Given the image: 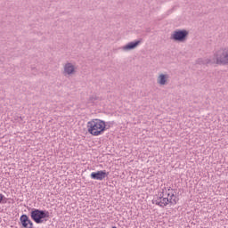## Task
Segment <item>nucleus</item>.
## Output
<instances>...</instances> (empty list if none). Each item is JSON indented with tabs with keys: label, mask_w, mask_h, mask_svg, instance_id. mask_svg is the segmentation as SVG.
I'll return each instance as SVG.
<instances>
[{
	"label": "nucleus",
	"mask_w": 228,
	"mask_h": 228,
	"mask_svg": "<svg viewBox=\"0 0 228 228\" xmlns=\"http://www.w3.org/2000/svg\"><path fill=\"white\" fill-rule=\"evenodd\" d=\"M198 65H228V47L216 51L212 58L198 59Z\"/></svg>",
	"instance_id": "obj_1"
},
{
	"label": "nucleus",
	"mask_w": 228,
	"mask_h": 228,
	"mask_svg": "<svg viewBox=\"0 0 228 228\" xmlns=\"http://www.w3.org/2000/svg\"><path fill=\"white\" fill-rule=\"evenodd\" d=\"M168 82V75L160 74L159 75L157 78L158 85H160V86H165L167 83Z\"/></svg>",
	"instance_id": "obj_10"
},
{
	"label": "nucleus",
	"mask_w": 228,
	"mask_h": 228,
	"mask_svg": "<svg viewBox=\"0 0 228 228\" xmlns=\"http://www.w3.org/2000/svg\"><path fill=\"white\" fill-rule=\"evenodd\" d=\"M110 175V172H106V170H100L97 172H93L91 174V179H94L96 181H102L103 179H106Z\"/></svg>",
	"instance_id": "obj_6"
},
{
	"label": "nucleus",
	"mask_w": 228,
	"mask_h": 228,
	"mask_svg": "<svg viewBox=\"0 0 228 228\" xmlns=\"http://www.w3.org/2000/svg\"><path fill=\"white\" fill-rule=\"evenodd\" d=\"M167 197H170V193H167Z\"/></svg>",
	"instance_id": "obj_14"
},
{
	"label": "nucleus",
	"mask_w": 228,
	"mask_h": 228,
	"mask_svg": "<svg viewBox=\"0 0 228 228\" xmlns=\"http://www.w3.org/2000/svg\"><path fill=\"white\" fill-rule=\"evenodd\" d=\"M6 200V198H4V196L0 193V204H1V202H3V200Z\"/></svg>",
	"instance_id": "obj_12"
},
{
	"label": "nucleus",
	"mask_w": 228,
	"mask_h": 228,
	"mask_svg": "<svg viewBox=\"0 0 228 228\" xmlns=\"http://www.w3.org/2000/svg\"><path fill=\"white\" fill-rule=\"evenodd\" d=\"M169 204H177V197L174 193L170 195Z\"/></svg>",
	"instance_id": "obj_11"
},
{
	"label": "nucleus",
	"mask_w": 228,
	"mask_h": 228,
	"mask_svg": "<svg viewBox=\"0 0 228 228\" xmlns=\"http://www.w3.org/2000/svg\"><path fill=\"white\" fill-rule=\"evenodd\" d=\"M63 74L64 76H72V74H76V67L72 63L67 62L64 65Z\"/></svg>",
	"instance_id": "obj_9"
},
{
	"label": "nucleus",
	"mask_w": 228,
	"mask_h": 228,
	"mask_svg": "<svg viewBox=\"0 0 228 228\" xmlns=\"http://www.w3.org/2000/svg\"><path fill=\"white\" fill-rule=\"evenodd\" d=\"M142 44V39L130 42L126 45L122 46V51H133V49H136Z\"/></svg>",
	"instance_id": "obj_8"
},
{
	"label": "nucleus",
	"mask_w": 228,
	"mask_h": 228,
	"mask_svg": "<svg viewBox=\"0 0 228 228\" xmlns=\"http://www.w3.org/2000/svg\"><path fill=\"white\" fill-rule=\"evenodd\" d=\"M188 35H190V32L186 29H176L171 34L170 39L175 42H186Z\"/></svg>",
	"instance_id": "obj_4"
},
{
	"label": "nucleus",
	"mask_w": 228,
	"mask_h": 228,
	"mask_svg": "<svg viewBox=\"0 0 228 228\" xmlns=\"http://www.w3.org/2000/svg\"><path fill=\"white\" fill-rule=\"evenodd\" d=\"M20 221L23 228H33V222L29 220L28 215H21Z\"/></svg>",
	"instance_id": "obj_7"
},
{
	"label": "nucleus",
	"mask_w": 228,
	"mask_h": 228,
	"mask_svg": "<svg viewBox=\"0 0 228 228\" xmlns=\"http://www.w3.org/2000/svg\"><path fill=\"white\" fill-rule=\"evenodd\" d=\"M89 101H97V97L90 96Z\"/></svg>",
	"instance_id": "obj_13"
},
{
	"label": "nucleus",
	"mask_w": 228,
	"mask_h": 228,
	"mask_svg": "<svg viewBox=\"0 0 228 228\" xmlns=\"http://www.w3.org/2000/svg\"><path fill=\"white\" fill-rule=\"evenodd\" d=\"M87 131L93 136H99L106 131V122L101 119H92L87 122Z\"/></svg>",
	"instance_id": "obj_2"
},
{
	"label": "nucleus",
	"mask_w": 228,
	"mask_h": 228,
	"mask_svg": "<svg viewBox=\"0 0 228 228\" xmlns=\"http://www.w3.org/2000/svg\"><path fill=\"white\" fill-rule=\"evenodd\" d=\"M50 214L47 210H41L37 208H33L30 212V217L36 224H44L45 218H49Z\"/></svg>",
	"instance_id": "obj_3"
},
{
	"label": "nucleus",
	"mask_w": 228,
	"mask_h": 228,
	"mask_svg": "<svg viewBox=\"0 0 228 228\" xmlns=\"http://www.w3.org/2000/svg\"><path fill=\"white\" fill-rule=\"evenodd\" d=\"M152 204H155L156 206H159L160 208H167L169 202V199L167 197H163V192L159 195V197L154 198L152 200Z\"/></svg>",
	"instance_id": "obj_5"
}]
</instances>
